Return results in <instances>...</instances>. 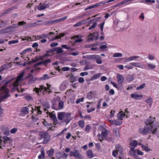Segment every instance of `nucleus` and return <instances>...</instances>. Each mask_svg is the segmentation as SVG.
<instances>
[{
  "label": "nucleus",
  "mask_w": 159,
  "mask_h": 159,
  "mask_svg": "<svg viewBox=\"0 0 159 159\" xmlns=\"http://www.w3.org/2000/svg\"><path fill=\"white\" fill-rule=\"evenodd\" d=\"M13 63L11 62L10 63L5 64L2 66V67L4 70L5 69H8L11 67Z\"/></svg>",
  "instance_id": "obj_23"
},
{
  "label": "nucleus",
  "mask_w": 159,
  "mask_h": 159,
  "mask_svg": "<svg viewBox=\"0 0 159 159\" xmlns=\"http://www.w3.org/2000/svg\"><path fill=\"white\" fill-rule=\"evenodd\" d=\"M70 70V68L68 67L64 66L62 68L61 70L62 72L63 71H67Z\"/></svg>",
  "instance_id": "obj_58"
},
{
  "label": "nucleus",
  "mask_w": 159,
  "mask_h": 159,
  "mask_svg": "<svg viewBox=\"0 0 159 159\" xmlns=\"http://www.w3.org/2000/svg\"><path fill=\"white\" fill-rule=\"evenodd\" d=\"M54 151V149L51 148L49 150H48L47 151V153L48 154L49 156L51 157L53 155V153Z\"/></svg>",
  "instance_id": "obj_40"
},
{
  "label": "nucleus",
  "mask_w": 159,
  "mask_h": 159,
  "mask_svg": "<svg viewBox=\"0 0 159 159\" xmlns=\"http://www.w3.org/2000/svg\"><path fill=\"white\" fill-rule=\"evenodd\" d=\"M67 87V83L66 82H63L60 87V90L62 91L66 89Z\"/></svg>",
  "instance_id": "obj_20"
},
{
  "label": "nucleus",
  "mask_w": 159,
  "mask_h": 159,
  "mask_svg": "<svg viewBox=\"0 0 159 159\" xmlns=\"http://www.w3.org/2000/svg\"><path fill=\"white\" fill-rule=\"evenodd\" d=\"M113 134L117 137H120L119 131L118 129H116L113 130Z\"/></svg>",
  "instance_id": "obj_39"
},
{
  "label": "nucleus",
  "mask_w": 159,
  "mask_h": 159,
  "mask_svg": "<svg viewBox=\"0 0 159 159\" xmlns=\"http://www.w3.org/2000/svg\"><path fill=\"white\" fill-rule=\"evenodd\" d=\"M107 48V46L106 45H102L100 47V48L102 50V51H104V49Z\"/></svg>",
  "instance_id": "obj_59"
},
{
  "label": "nucleus",
  "mask_w": 159,
  "mask_h": 159,
  "mask_svg": "<svg viewBox=\"0 0 159 159\" xmlns=\"http://www.w3.org/2000/svg\"><path fill=\"white\" fill-rule=\"evenodd\" d=\"M90 35L91 36L89 38L88 41L93 40L94 39L97 40L99 38V33L98 32L97 33L94 32L93 34L90 33Z\"/></svg>",
  "instance_id": "obj_7"
},
{
  "label": "nucleus",
  "mask_w": 159,
  "mask_h": 159,
  "mask_svg": "<svg viewBox=\"0 0 159 159\" xmlns=\"http://www.w3.org/2000/svg\"><path fill=\"white\" fill-rule=\"evenodd\" d=\"M125 114L123 112V111H121L119 112L117 115V117L119 120H122L123 118L125 116Z\"/></svg>",
  "instance_id": "obj_16"
},
{
  "label": "nucleus",
  "mask_w": 159,
  "mask_h": 159,
  "mask_svg": "<svg viewBox=\"0 0 159 159\" xmlns=\"http://www.w3.org/2000/svg\"><path fill=\"white\" fill-rule=\"evenodd\" d=\"M156 121L155 118H154L152 116H150L145 121V124L149 126H151L153 125V126L154 123V122Z\"/></svg>",
  "instance_id": "obj_6"
},
{
  "label": "nucleus",
  "mask_w": 159,
  "mask_h": 159,
  "mask_svg": "<svg viewBox=\"0 0 159 159\" xmlns=\"http://www.w3.org/2000/svg\"><path fill=\"white\" fill-rule=\"evenodd\" d=\"M86 153L88 156V157L89 158H91L94 157L92 151L91 150H88L86 152Z\"/></svg>",
  "instance_id": "obj_31"
},
{
  "label": "nucleus",
  "mask_w": 159,
  "mask_h": 159,
  "mask_svg": "<svg viewBox=\"0 0 159 159\" xmlns=\"http://www.w3.org/2000/svg\"><path fill=\"white\" fill-rule=\"evenodd\" d=\"M78 81L80 83H82L84 82V80L83 77H80L78 80Z\"/></svg>",
  "instance_id": "obj_62"
},
{
  "label": "nucleus",
  "mask_w": 159,
  "mask_h": 159,
  "mask_svg": "<svg viewBox=\"0 0 159 159\" xmlns=\"http://www.w3.org/2000/svg\"><path fill=\"white\" fill-rule=\"evenodd\" d=\"M21 112L25 114H27L29 113V108L28 107H23Z\"/></svg>",
  "instance_id": "obj_32"
},
{
  "label": "nucleus",
  "mask_w": 159,
  "mask_h": 159,
  "mask_svg": "<svg viewBox=\"0 0 159 159\" xmlns=\"http://www.w3.org/2000/svg\"><path fill=\"white\" fill-rule=\"evenodd\" d=\"M101 134L102 135V137L105 138L106 137L108 134L107 130L105 128L103 129L102 131Z\"/></svg>",
  "instance_id": "obj_28"
},
{
  "label": "nucleus",
  "mask_w": 159,
  "mask_h": 159,
  "mask_svg": "<svg viewBox=\"0 0 159 159\" xmlns=\"http://www.w3.org/2000/svg\"><path fill=\"white\" fill-rule=\"evenodd\" d=\"M64 102L61 100L59 101L58 102V110L60 109H62L64 108Z\"/></svg>",
  "instance_id": "obj_30"
},
{
  "label": "nucleus",
  "mask_w": 159,
  "mask_h": 159,
  "mask_svg": "<svg viewBox=\"0 0 159 159\" xmlns=\"http://www.w3.org/2000/svg\"><path fill=\"white\" fill-rule=\"evenodd\" d=\"M47 7V5L44 3L40 2L37 6V8L40 10L45 9Z\"/></svg>",
  "instance_id": "obj_12"
},
{
  "label": "nucleus",
  "mask_w": 159,
  "mask_h": 159,
  "mask_svg": "<svg viewBox=\"0 0 159 159\" xmlns=\"http://www.w3.org/2000/svg\"><path fill=\"white\" fill-rule=\"evenodd\" d=\"M53 25V20L47 22L45 23L46 25Z\"/></svg>",
  "instance_id": "obj_56"
},
{
  "label": "nucleus",
  "mask_w": 159,
  "mask_h": 159,
  "mask_svg": "<svg viewBox=\"0 0 159 159\" xmlns=\"http://www.w3.org/2000/svg\"><path fill=\"white\" fill-rule=\"evenodd\" d=\"M13 79H11L9 80L8 81L6 80H4L3 81V82H4V85L1 87L0 89V90H4L5 89H7L6 88V87L9 83H10L11 81H12Z\"/></svg>",
  "instance_id": "obj_10"
},
{
  "label": "nucleus",
  "mask_w": 159,
  "mask_h": 159,
  "mask_svg": "<svg viewBox=\"0 0 159 159\" xmlns=\"http://www.w3.org/2000/svg\"><path fill=\"white\" fill-rule=\"evenodd\" d=\"M85 21H86L85 20H84L82 21H80L78 23H76L74 25V27H77V26H80V25H83L85 23Z\"/></svg>",
  "instance_id": "obj_34"
},
{
  "label": "nucleus",
  "mask_w": 159,
  "mask_h": 159,
  "mask_svg": "<svg viewBox=\"0 0 159 159\" xmlns=\"http://www.w3.org/2000/svg\"><path fill=\"white\" fill-rule=\"evenodd\" d=\"M55 52H56L57 54L62 53L63 52V50L61 47H57L54 48Z\"/></svg>",
  "instance_id": "obj_29"
},
{
  "label": "nucleus",
  "mask_w": 159,
  "mask_h": 159,
  "mask_svg": "<svg viewBox=\"0 0 159 159\" xmlns=\"http://www.w3.org/2000/svg\"><path fill=\"white\" fill-rule=\"evenodd\" d=\"M152 126H149L147 125L145 126L143 128H139V132L142 135H146L148 133H149L150 130H152Z\"/></svg>",
  "instance_id": "obj_3"
},
{
  "label": "nucleus",
  "mask_w": 159,
  "mask_h": 159,
  "mask_svg": "<svg viewBox=\"0 0 159 159\" xmlns=\"http://www.w3.org/2000/svg\"><path fill=\"white\" fill-rule=\"evenodd\" d=\"M56 158L58 159H59L61 157H63V156H62V155L61 154V153L60 152H58L56 153Z\"/></svg>",
  "instance_id": "obj_46"
},
{
  "label": "nucleus",
  "mask_w": 159,
  "mask_h": 159,
  "mask_svg": "<svg viewBox=\"0 0 159 159\" xmlns=\"http://www.w3.org/2000/svg\"><path fill=\"white\" fill-rule=\"evenodd\" d=\"M116 78L118 84H121L124 81V78L121 75L118 74L116 75Z\"/></svg>",
  "instance_id": "obj_8"
},
{
  "label": "nucleus",
  "mask_w": 159,
  "mask_h": 159,
  "mask_svg": "<svg viewBox=\"0 0 159 159\" xmlns=\"http://www.w3.org/2000/svg\"><path fill=\"white\" fill-rule=\"evenodd\" d=\"M52 77V76H48V74H45L43 75V77L40 78L39 80H44L49 79Z\"/></svg>",
  "instance_id": "obj_22"
},
{
  "label": "nucleus",
  "mask_w": 159,
  "mask_h": 159,
  "mask_svg": "<svg viewBox=\"0 0 159 159\" xmlns=\"http://www.w3.org/2000/svg\"><path fill=\"white\" fill-rule=\"evenodd\" d=\"M129 145L132 147L135 148L138 145V142L136 140H134L133 142L130 143Z\"/></svg>",
  "instance_id": "obj_27"
},
{
  "label": "nucleus",
  "mask_w": 159,
  "mask_h": 159,
  "mask_svg": "<svg viewBox=\"0 0 159 159\" xmlns=\"http://www.w3.org/2000/svg\"><path fill=\"white\" fill-rule=\"evenodd\" d=\"M94 96V93L93 91H90L87 94V98L89 100L92 99V98Z\"/></svg>",
  "instance_id": "obj_17"
},
{
  "label": "nucleus",
  "mask_w": 159,
  "mask_h": 159,
  "mask_svg": "<svg viewBox=\"0 0 159 159\" xmlns=\"http://www.w3.org/2000/svg\"><path fill=\"white\" fill-rule=\"evenodd\" d=\"M122 121L116 120H114L113 123L116 125H121L122 124Z\"/></svg>",
  "instance_id": "obj_36"
},
{
  "label": "nucleus",
  "mask_w": 159,
  "mask_h": 159,
  "mask_svg": "<svg viewBox=\"0 0 159 159\" xmlns=\"http://www.w3.org/2000/svg\"><path fill=\"white\" fill-rule=\"evenodd\" d=\"M79 125L81 128H83L84 126V122L83 120H79L78 122Z\"/></svg>",
  "instance_id": "obj_38"
},
{
  "label": "nucleus",
  "mask_w": 159,
  "mask_h": 159,
  "mask_svg": "<svg viewBox=\"0 0 159 159\" xmlns=\"http://www.w3.org/2000/svg\"><path fill=\"white\" fill-rule=\"evenodd\" d=\"M130 96L132 98H134L135 100H140L143 97V95L141 94L138 95L134 93L131 94Z\"/></svg>",
  "instance_id": "obj_11"
},
{
  "label": "nucleus",
  "mask_w": 159,
  "mask_h": 159,
  "mask_svg": "<svg viewBox=\"0 0 159 159\" xmlns=\"http://www.w3.org/2000/svg\"><path fill=\"white\" fill-rule=\"evenodd\" d=\"M19 41L18 40H14L10 41L8 42V43L9 45H11L12 44H15L18 43Z\"/></svg>",
  "instance_id": "obj_45"
},
{
  "label": "nucleus",
  "mask_w": 159,
  "mask_h": 159,
  "mask_svg": "<svg viewBox=\"0 0 159 159\" xmlns=\"http://www.w3.org/2000/svg\"><path fill=\"white\" fill-rule=\"evenodd\" d=\"M2 90L4 92L5 94L1 97L4 100L8 97H10L11 95L9 94V90L8 89H5L4 90Z\"/></svg>",
  "instance_id": "obj_9"
},
{
  "label": "nucleus",
  "mask_w": 159,
  "mask_h": 159,
  "mask_svg": "<svg viewBox=\"0 0 159 159\" xmlns=\"http://www.w3.org/2000/svg\"><path fill=\"white\" fill-rule=\"evenodd\" d=\"M95 57L94 60L96 61V62L98 64H101L102 63V61L101 60L102 57L99 55H96Z\"/></svg>",
  "instance_id": "obj_18"
},
{
  "label": "nucleus",
  "mask_w": 159,
  "mask_h": 159,
  "mask_svg": "<svg viewBox=\"0 0 159 159\" xmlns=\"http://www.w3.org/2000/svg\"><path fill=\"white\" fill-rule=\"evenodd\" d=\"M18 84L15 82L13 85H10V87L12 91L14 92L17 90L18 92H19V89L18 88Z\"/></svg>",
  "instance_id": "obj_15"
},
{
  "label": "nucleus",
  "mask_w": 159,
  "mask_h": 159,
  "mask_svg": "<svg viewBox=\"0 0 159 159\" xmlns=\"http://www.w3.org/2000/svg\"><path fill=\"white\" fill-rule=\"evenodd\" d=\"M17 130V129L16 128H13L10 130V132L11 134H14L15 133Z\"/></svg>",
  "instance_id": "obj_63"
},
{
  "label": "nucleus",
  "mask_w": 159,
  "mask_h": 159,
  "mask_svg": "<svg viewBox=\"0 0 159 159\" xmlns=\"http://www.w3.org/2000/svg\"><path fill=\"white\" fill-rule=\"evenodd\" d=\"M71 113H66L65 112H58L57 113V117L59 120H62V122L66 123V124L69 123L70 121Z\"/></svg>",
  "instance_id": "obj_1"
},
{
  "label": "nucleus",
  "mask_w": 159,
  "mask_h": 159,
  "mask_svg": "<svg viewBox=\"0 0 159 159\" xmlns=\"http://www.w3.org/2000/svg\"><path fill=\"white\" fill-rule=\"evenodd\" d=\"M39 140H41L43 139V140H49L50 138V135L47 132L42 131L39 133Z\"/></svg>",
  "instance_id": "obj_4"
},
{
  "label": "nucleus",
  "mask_w": 159,
  "mask_h": 159,
  "mask_svg": "<svg viewBox=\"0 0 159 159\" xmlns=\"http://www.w3.org/2000/svg\"><path fill=\"white\" fill-rule=\"evenodd\" d=\"M97 25V23L96 22H95L93 23V24L89 28V30H91V29H93Z\"/></svg>",
  "instance_id": "obj_49"
},
{
  "label": "nucleus",
  "mask_w": 159,
  "mask_h": 159,
  "mask_svg": "<svg viewBox=\"0 0 159 159\" xmlns=\"http://www.w3.org/2000/svg\"><path fill=\"white\" fill-rule=\"evenodd\" d=\"M8 30V28H5L3 29L0 30V33H6L8 32L7 30Z\"/></svg>",
  "instance_id": "obj_55"
},
{
  "label": "nucleus",
  "mask_w": 159,
  "mask_h": 159,
  "mask_svg": "<svg viewBox=\"0 0 159 159\" xmlns=\"http://www.w3.org/2000/svg\"><path fill=\"white\" fill-rule=\"evenodd\" d=\"M158 122L157 121H155L154 123V128L153 129V131L156 132L157 130L158 129L157 127L158 126V127H159V126L158 125Z\"/></svg>",
  "instance_id": "obj_33"
},
{
  "label": "nucleus",
  "mask_w": 159,
  "mask_h": 159,
  "mask_svg": "<svg viewBox=\"0 0 159 159\" xmlns=\"http://www.w3.org/2000/svg\"><path fill=\"white\" fill-rule=\"evenodd\" d=\"M96 55H87V59L88 60H94Z\"/></svg>",
  "instance_id": "obj_35"
},
{
  "label": "nucleus",
  "mask_w": 159,
  "mask_h": 159,
  "mask_svg": "<svg viewBox=\"0 0 159 159\" xmlns=\"http://www.w3.org/2000/svg\"><path fill=\"white\" fill-rule=\"evenodd\" d=\"M92 68V66L89 64H87L84 68V70H89Z\"/></svg>",
  "instance_id": "obj_51"
},
{
  "label": "nucleus",
  "mask_w": 159,
  "mask_h": 159,
  "mask_svg": "<svg viewBox=\"0 0 159 159\" xmlns=\"http://www.w3.org/2000/svg\"><path fill=\"white\" fill-rule=\"evenodd\" d=\"M115 148L117 152H119L121 154H123V152L122 147L120 145V144H117L116 145Z\"/></svg>",
  "instance_id": "obj_19"
},
{
  "label": "nucleus",
  "mask_w": 159,
  "mask_h": 159,
  "mask_svg": "<svg viewBox=\"0 0 159 159\" xmlns=\"http://www.w3.org/2000/svg\"><path fill=\"white\" fill-rule=\"evenodd\" d=\"M122 56V54L120 53H115L113 55V57H118Z\"/></svg>",
  "instance_id": "obj_47"
},
{
  "label": "nucleus",
  "mask_w": 159,
  "mask_h": 159,
  "mask_svg": "<svg viewBox=\"0 0 159 159\" xmlns=\"http://www.w3.org/2000/svg\"><path fill=\"white\" fill-rule=\"evenodd\" d=\"M134 74H133L132 75H128L127 77V80L129 81L133 80L134 79Z\"/></svg>",
  "instance_id": "obj_42"
},
{
  "label": "nucleus",
  "mask_w": 159,
  "mask_h": 159,
  "mask_svg": "<svg viewBox=\"0 0 159 159\" xmlns=\"http://www.w3.org/2000/svg\"><path fill=\"white\" fill-rule=\"evenodd\" d=\"M78 158V159H82V156L81 154L79 153L76 155V158Z\"/></svg>",
  "instance_id": "obj_61"
},
{
  "label": "nucleus",
  "mask_w": 159,
  "mask_h": 159,
  "mask_svg": "<svg viewBox=\"0 0 159 159\" xmlns=\"http://www.w3.org/2000/svg\"><path fill=\"white\" fill-rule=\"evenodd\" d=\"M140 63L137 62H131L129 63V65H132L134 66L140 67Z\"/></svg>",
  "instance_id": "obj_37"
},
{
  "label": "nucleus",
  "mask_w": 159,
  "mask_h": 159,
  "mask_svg": "<svg viewBox=\"0 0 159 159\" xmlns=\"http://www.w3.org/2000/svg\"><path fill=\"white\" fill-rule=\"evenodd\" d=\"M29 51H30V48L26 49H25V50H24L23 51V52H21L20 53V54L21 55H22L23 54H26V53Z\"/></svg>",
  "instance_id": "obj_53"
},
{
  "label": "nucleus",
  "mask_w": 159,
  "mask_h": 159,
  "mask_svg": "<svg viewBox=\"0 0 159 159\" xmlns=\"http://www.w3.org/2000/svg\"><path fill=\"white\" fill-rule=\"evenodd\" d=\"M152 98H149L146 99V102L149 105H151L152 103Z\"/></svg>",
  "instance_id": "obj_43"
},
{
  "label": "nucleus",
  "mask_w": 159,
  "mask_h": 159,
  "mask_svg": "<svg viewBox=\"0 0 159 159\" xmlns=\"http://www.w3.org/2000/svg\"><path fill=\"white\" fill-rule=\"evenodd\" d=\"M146 85L145 83H143L139 86L137 87L136 88L137 90H139L141 89H142L144 88Z\"/></svg>",
  "instance_id": "obj_48"
},
{
  "label": "nucleus",
  "mask_w": 159,
  "mask_h": 159,
  "mask_svg": "<svg viewBox=\"0 0 159 159\" xmlns=\"http://www.w3.org/2000/svg\"><path fill=\"white\" fill-rule=\"evenodd\" d=\"M48 88L45 87L43 85H40L39 88H36V92L37 93H39V92L42 93L43 95H44L45 93H49L50 87L51 85L50 84H47Z\"/></svg>",
  "instance_id": "obj_2"
},
{
  "label": "nucleus",
  "mask_w": 159,
  "mask_h": 159,
  "mask_svg": "<svg viewBox=\"0 0 159 159\" xmlns=\"http://www.w3.org/2000/svg\"><path fill=\"white\" fill-rule=\"evenodd\" d=\"M6 22H4L2 20H0V28L2 27H5L6 25H7Z\"/></svg>",
  "instance_id": "obj_41"
},
{
  "label": "nucleus",
  "mask_w": 159,
  "mask_h": 159,
  "mask_svg": "<svg viewBox=\"0 0 159 159\" xmlns=\"http://www.w3.org/2000/svg\"><path fill=\"white\" fill-rule=\"evenodd\" d=\"M137 154L139 155L142 156L143 155V153L142 151L139 150H136Z\"/></svg>",
  "instance_id": "obj_60"
},
{
  "label": "nucleus",
  "mask_w": 159,
  "mask_h": 159,
  "mask_svg": "<svg viewBox=\"0 0 159 159\" xmlns=\"http://www.w3.org/2000/svg\"><path fill=\"white\" fill-rule=\"evenodd\" d=\"M78 77L76 76H74V75H71L70 78V82L73 83V82L77 80Z\"/></svg>",
  "instance_id": "obj_26"
},
{
  "label": "nucleus",
  "mask_w": 159,
  "mask_h": 159,
  "mask_svg": "<svg viewBox=\"0 0 159 159\" xmlns=\"http://www.w3.org/2000/svg\"><path fill=\"white\" fill-rule=\"evenodd\" d=\"M37 79L36 77H34L32 75L30 74V83L35 81Z\"/></svg>",
  "instance_id": "obj_44"
},
{
  "label": "nucleus",
  "mask_w": 159,
  "mask_h": 159,
  "mask_svg": "<svg viewBox=\"0 0 159 159\" xmlns=\"http://www.w3.org/2000/svg\"><path fill=\"white\" fill-rule=\"evenodd\" d=\"M118 153L115 150H114L112 152V155L114 157H116Z\"/></svg>",
  "instance_id": "obj_64"
},
{
  "label": "nucleus",
  "mask_w": 159,
  "mask_h": 159,
  "mask_svg": "<svg viewBox=\"0 0 159 159\" xmlns=\"http://www.w3.org/2000/svg\"><path fill=\"white\" fill-rule=\"evenodd\" d=\"M16 8V7L15 6H13L7 9L4 11L6 15L11 13L12 11Z\"/></svg>",
  "instance_id": "obj_24"
},
{
  "label": "nucleus",
  "mask_w": 159,
  "mask_h": 159,
  "mask_svg": "<svg viewBox=\"0 0 159 159\" xmlns=\"http://www.w3.org/2000/svg\"><path fill=\"white\" fill-rule=\"evenodd\" d=\"M40 152L41 154H40L38 156V158L39 159H42L43 158L44 159L45 157L44 151L43 149V148H42L41 149Z\"/></svg>",
  "instance_id": "obj_21"
},
{
  "label": "nucleus",
  "mask_w": 159,
  "mask_h": 159,
  "mask_svg": "<svg viewBox=\"0 0 159 159\" xmlns=\"http://www.w3.org/2000/svg\"><path fill=\"white\" fill-rule=\"evenodd\" d=\"M24 73V72H22L17 76L16 80L15 82L16 84H19L21 81L25 79H28L30 77V74H29L27 76L25 77V79H23Z\"/></svg>",
  "instance_id": "obj_5"
},
{
  "label": "nucleus",
  "mask_w": 159,
  "mask_h": 159,
  "mask_svg": "<svg viewBox=\"0 0 159 159\" xmlns=\"http://www.w3.org/2000/svg\"><path fill=\"white\" fill-rule=\"evenodd\" d=\"M2 139H3V140H4V142H6L7 143V142L8 141H9V140H10V138L7 137V136H4L3 137V138H2Z\"/></svg>",
  "instance_id": "obj_54"
},
{
  "label": "nucleus",
  "mask_w": 159,
  "mask_h": 159,
  "mask_svg": "<svg viewBox=\"0 0 159 159\" xmlns=\"http://www.w3.org/2000/svg\"><path fill=\"white\" fill-rule=\"evenodd\" d=\"M84 98L83 97L82 98H79L78 100H77L76 101V103L77 104L79 103V102H83L84 100Z\"/></svg>",
  "instance_id": "obj_57"
},
{
  "label": "nucleus",
  "mask_w": 159,
  "mask_h": 159,
  "mask_svg": "<svg viewBox=\"0 0 159 159\" xmlns=\"http://www.w3.org/2000/svg\"><path fill=\"white\" fill-rule=\"evenodd\" d=\"M54 111H53L52 112H50L49 115H50V117L51 120H52L54 123L57 121V119L56 116L55 114L53 113Z\"/></svg>",
  "instance_id": "obj_13"
},
{
  "label": "nucleus",
  "mask_w": 159,
  "mask_h": 159,
  "mask_svg": "<svg viewBox=\"0 0 159 159\" xmlns=\"http://www.w3.org/2000/svg\"><path fill=\"white\" fill-rule=\"evenodd\" d=\"M92 129V127L89 125L86 126L85 128V131H87L89 132V131Z\"/></svg>",
  "instance_id": "obj_50"
},
{
  "label": "nucleus",
  "mask_w": 159,
  "mask_h": 159,
  "mask_svg": "<svg viewBox=\"0 0 159 159\" xmlns=\"http://www.w3.org/2000/svg\"><path fill=\"white\" fill-rule=\"evenodd\" d=\"M101 74L100 73H99L97 74H96L92 76L91 77V78L89 80L90 81H92L94 80H96L98 78L100 77L101 76Z\"/></svg>",
  "instance_id": "obj_25"
},
{
  "label": "nucleus",
  "mask_w": 159,
  "mask_h": 159,
  "mask_svg": "<svg viewBox=\"0 0 159 159\" xmlns=\"http://www.w3.org/2000/svg\"><path fill=\"white\" fill-rule=\"evenodd\" d=\"M58 101L54 100L52 101V108L56 110H58L57 105L58 104Z\"/></svg>",
  "instance_id": "obj_14"
},
{
  "label": "nucleus",
  "mask_w": 159,
  "mask_h": 159,
  "mask_svg": "<svg viewBox=\"0 0 159 159\" xmlns=\"http://www.w3.org/2000/svg\"><path fill=\"white\" fill-rule=\"evenodd\" d=\"M148 68L150 69H154L156 67V66L155 65L150 64H148Z\"/></svg>",
  "instance_id": "obj_52"
}]
</instances>
